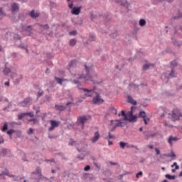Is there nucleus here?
Returning <instances> with one entry per match:
<instances>
[{
    "mask_svg": "<svg viewBox=\"0 0 182 182\" xmlns=\"http://www.w3.org/2000/svg\"><path fill=\"white\" fill-rule=\"evenodd\" d=\"M40 26H41V28H43V29H49V25L48 24H41Z\"/></svg>",
    "mask_w": 182,
    "mask_h": 182,
    "instance_id": "nucleus-50",
    "label": "nucleus"
},
{
    "mask_svg": "<svg viewBox=\"0 0 182 182\" xmlns=\"http://www.w3.org/2000/svg\"><path fill=\"white\" fill-rule=\"evenodd\" d=\"M3 72H4V75H5L6 76H8V75H9V73H10V72H11V68L6 67V68L4 69Z\"/></svg>",
    "mask_w": 182,
    "mask_h": 182,
    "instance_id": "nucleus-34",
    "label": "nucleus"
},
{
    "mask_svg": "<svg viewBox=\"0 0 182 182\" xmlns=\"http://www.w3.org/2000/svg\"><path fill=\"white\" fill-rule=\"evenodd\" d=\"M88 119L86 117V115H83L80 116L77 119V123L78 124H82V129H83L85 127V123H86V122H87Z\"/></svg>",
    "mask_w": 182,
    "mask_h": 182,
    "instance_id": "nucleus-5",
    "label": "nucleus"
},
{
    "mask_svg": "<svg viewBox=\"0 0 182 182\" xmlns=\"http://www.w3.org/2000/svg\"><path fill=\"white\" fill-rule=\"evenodd\" d=\"M0 16H1L0 19L4 18V16H6V14H5V13L4 12L2 7H0Z\"/></svg>",
    "mask_w": 182,
    "mask_h": 182,
    "instance_id": "nucleus-40",
    "label": "nucleus"
},
{
    "mask_svg": "<svg viewBox=\"0 0 182 182\" xmlns=\"http://www.w3.org/2000/svg\"><path fill=\"white\" fill-rule=\"evenodd\" d=\"M29 15L32 19H36V18H38L39 14L38 12H35V10H32L30 13Z\"/></svg>",
    "mask_w": 182,
    "mask_h": 182,
    "instance_id": "nucleus-18",
    "label": "nucleus"
},
{
    "mask_svg": "<svg viewBox=\"0 0 182 182\" xmlns=\"http://www.w3.org/2000/svg\"><path fill=\"white\" fill-rule=\"evenodd\" d=\"M171 119L173 122H176V120H178L180 119V117L172 111Z\"/></svg>",
    "mask_w": 182,
    "mask_h": 182,
    "instance_id": "nucleus-28",
    "label": "nucleus"
},
{
    "mask_svg": "<svg viewBox=\"0 0 182 182\" xmlns=\"http://www.w3.org/2000/svg\"><path fill=\"white\" fill-rule=\"evenodd\" d=\"M178 140H180V139L177 138V136H173V135H171L168 139V143L170 146H173V141H177Z\"/></svg>",
    "mask_w": 182,
    "mask_h": 182,
    "instance_id": "nucleus-12",
    "label": "nucleus"
},
{
    "mask_svg": "<svg viewBox=\"0 0 182 182\" xmlns=\"http://www.w3.org/2000/svg\"><path fill=\"white\" fill-rule=\"evenodd\" d=\"M48 139H58V136H56V135L52 136L50 134H48Z\"/></svg>",
    "mask_w": 182,
    "mask_h": 182,
    "instance_id": "nucleus-59",
    "label": "nucleus"
},
{
    "mask_svg": "<svg viewBox=\"0 0 182 182\" xmlns=\"http://www.w3.org/2000/svg\"><path fill=\"white\" fill-rule=\"evenodd\" d=\"M84 68L86 72V74L84 76V79H90L92 77L90 75V71L92 70V67L87 66V65L85 64Z\"/></svg>",
    "mask_w": 182,
    "mask_h": 182,
    "instance_id": "nucleus-6",
    "label": "nucleus"
},
{
    "mask_svg": "<svg viewBox=\"0 0 182 182\" xmlns=\"http://www.w3.org/2000/svg\"><path fill=\"white\" fill-rule=\"evenodd\" d=\"M137 115H132L129 117L128 122L129 123H136V122H137Z\"/></svg>",
    "mask_w": 182,
    "mask_h": 182,
    "instance_id": "nucleus-23",
    "label": "nucleus"
},
{
    "mask_svg": "<svg viewBox=\"0 0 182 182\" xmlns=\"http://www.w3.org/2000/svg\"><path fill=\"white\" fill-rule=\"evenodd\" d=\"M137 117H139V119H146L147 117L146 116V112H144V111L139 112Z\"/></svg>",
    "mask_w": 182,
    "mask_h": 182,
    "instance_id": "nucleus-27",
    "label": "nucleus"
},
{
    "mask_svg": "<svg viewBox=\"0 0 182 182\" xmlns=\"http://www.w3.org/2000/svg\"><path fill=\"white\" fill-rule=\"evenodd\" d=\"M11 11L12 14H14V12H19V4L18 3H13L11 6Z\"/></svg>",
    "mask_w": 182,
    "mask_h": 182,
    "instance_id": "nucleus-9",
    "label": "nucleus"
},
{
    "mask_svg": "<svg viewBox=\"0 0 182 182\" xmlns=\"http://www.w3.org/2000/svg\"><path fill=\"white\" fill-rule=\"evenodd\" d=\"M154 68V64H151V63H146L143 65L142 69L143 70L146 71V70H149V69H150V68Z\"/></svg>",
    "mask_w": 182,
    "mask_h": 182,
    "instance_id": "nucleus-22",
    "label": "nucleus"
},
{
    "mask_svg": "<svg viewBox=\"0 0 182 182\" xmlns=\"http://www.w3.org/2000/svg\"><path fill=\"white\" fill-rule=\"evenodd\" d=\"M25 32H28V36H32V26H27L24 28Z\"/></svg>",
    "mask_w": 182,
    "mask_h": 182,
    "instance_id": "nucleus-25",
    "label": "nucleus"
},
{
    "mask_svg": "<svg viewBox=\"0 0 182 182\" xmlns=\"http://www.w3.org/2000/svg\"><path fill=\"white\" fill-rule=\"evenodd\" d=\"M96 96H95L92 101L91 103L92 105H102V103H105V100L100 97V94L97 92H95Z\"/></svg>",
    "mask_w": 182,
    "mask_h": 182,
    "instance_id": "nucleus-2",
    "label": "nucleus"
},
{
    "mask_svg": "<svg viewBox=\"0 0 182 182\" xmlns=\"http://www.w3.org/2000/svg\"><path fill=\"white\" fill-rule=\"evenodd\" d=\"M123 116V119L125 122H129V115H127V114H125V115H122Z\"/></svg>",
    "mask_w": 182,
    "mask_h": 182,
    "instance_id": "nucleus-52",
    "label": "nucleus"
},
{
    "mask_svg": "<svg viewBox=\"0 0 182 182\" xmlns=\"http://www.w3.org/2000/svg\"><path fill=\"white\" fill-rule=\"evenodd\" d=\"M100 137V134H99V132H95L94 136L91 139V141L93 143H96L97 139Z\"/></svg>",
    "mask_w": 182,
    "mask_h": 182,
    "instance_id": "nucleus-20",
    "label": "nucleus"
},
{
    "mask_svg": "<svg viewBox=\"0 0 182 182\" xmlns=\"http://www.w3.org/2000/svg\"><path fill=\"white\" fill-rule=\"evenodd\" d=\"M6 134L9 136L10 139H19L22 135V131L21 130H15L11 129L6 132Z\"/></svg>",
    "mask_w": 182,
    "mask_h": 182,
    "instance_id": "nucleus-1",
    "label": "nucleus"
},
{
    "mask_svg": "<svg viewBox=\"0 0 182 182\" xmlns=\"http://www.w3.org/2000/svg\"><path fill=\"white\" fill-rule=\"evenodd\" d=\"M77 87L80 90H83V92L85 93L84 95L87 97H92V96H93V92H95V90H89L87 88L80 87H79V85H77Z\"/></svg>",
    "mask_w": 182,
    "mask_h": 182,
    "instance_id": "nucleus-4",
    "label": "nucleus"
},
{
    "mask_svg": "<svg viewBox=\"0 0 182 182\" xmlns=\"http://www.w3.org/2000/svg\"><path fill=\"white\" fill-rule=\"evenodd\" d=\"M143 120H144V124L147 125L148 124L147 120L148 121L150 120V118H149V117L144 118Z\"/></svg>",
    "mask_w": 182,
    "mask_h": 182,
    "instance_id": "nucleus-60",
    "label": "nucleus"
},
{
    "mask_svg": "<svg viewBox=\"0 0 182 182\" xmlns=\"http://www.w3.org/2000/svg\"><path fill=\"white\" fill-rule=\"evenodd\" d=\"M172 43L173 45H174V46H177L178 49H180V48H181L182 46V41H180L177 39H174L173 41H172Z\"/></svg>",
    "mask_w": 182,
    "mask_h": 182,
    "instance_id": "nucleus-16",
    "label": "nucleus"
},
{
    "mask_svg": "<svg viewBox=\"0 0 182 182\" xmlns=\"http://www.w3.org/2000/svg\"><path fill=\"white\" fill-rule=\"evenodd\" d=\"M154 151H156V156H159V154H160V149H159V148H155Z\"/></svg>",
    "mask_w": 182,
    "mask_h": 182,
    "instance_id": "nucleus-63",
    "label": "nucleus"
},
{
    "mask_svg": "<svg viewBox=\"0 0 182 182\" xmlns=\"http://www.w3.org/2000/svg\"><path fill=\"white\" fill-rule=\"evenodd\" d=\"M165 178H168V180H176V175H171V174L166 173L165 175Z\"/></svg>",
    "mask_w": 182,
    "mask_h": 182,
    "instance_id": "nucleus-29",
    "label": "nucleus"
},
{
    "mask_svg": "<svg viewBox=\"0 0 182 182\" xmlns=\"http://www.w3.org/2000/svg\"><path fill=\"white\" fill-rule=\"evenodd\" d=\"M14 41H21V39H22V37H21L19 34H15L14 36Z\"/></svg>",
    "mask_w": 182,
    "mask_h": 182,
    "instance_id": "nucleus-42",
    "label": "nucleus"
},
{
    "mask_svg": "<svg viewBox=\"0 0 182 182\" xmlns=\"http://www.w3.org/2000/svg\"><path fill=\"white\" fill-rule=\"evenodd\" d=\"M85 155L83 153H81L80 154L77 156V159H78V160H85Z\"/></svg>",
    "mask_w": 182,
    "mask_h": 182,
    "instance_id": "nucleus-37",
    "label": "nucleus"
},
{
    "mask_svg": "<svg viewBox=\"0 0 182 182\" xmlns=\"http://www.w3.org/2000/svg\"><path fill=\"white\" fill-rule=\"evenodd\" d=\"M8 130V123L4 124L3 127L1 128V132H6Z\"/></svg>",
    "mask_w": 182,
    "mask_h": 182,
    "instance_id": "nucleus-43",
    "label": "nucleus"
},
{
    "mask_svg": "<svg viewBox=\"0 0 182 182\" xmlns=\"http://www.w3.org/2000/svg\"><path fill=\"white\" fill-rule=\"evenodd\" d=\"M109 164H111V166H118L117 168H120V165H119L118 163L109 161Z\"/></svg>",
    "mask_w": 182,
    "mask_h": 182,
    "instance_id": "nucleus-49",
    "label": "nucleus"
},
{
    "mask_svg": "<svg viewBox=\"0 0 182 182\" xmlns=\"http://www.w3.org/2000/svg\"><path fill=\"white\" fill-rule=\"evenodd\" d=\"M26 116H29L30 117H35V114L33 112H26Z\"/></svg>",
    "mask_w": 182,
    "mask_h": 182,
    "instance_id": "nucleus-47",
    "label": "nucleus"
},
{
    "mask_svg": "<svg viewBox=\"0 0 182 182\" xmlns=\"http://www.w3.org/2000/svg\"><path fill=\"white\" fill-rule=\"evenodd\" d=\"M11 58H16L18 57V53H12L11 55Z\"/></svg>",
    "mask_w": 182,
    "mask_h": 182,
    "instance_id": "nucleus-61",
    "label": "nucleus"
},
{
    "mask_svg": "<svg viewBox=\"0 0 182 182\" xmlns=\"http://www.w3.org/2000/svg\"><path fill=\"white\" fill-rule=\"evenodd\" d=\"M31 178L35 180H42V169L39 166L36 168V171L31 173Z\"/></svg>",
    "mask_w": 182,
    "mask_h": 182,
    "instance_id": "nucleus-3",
    "label": "nucleus"
},
{
    "mask_svg": "<svg viewBox=\"0 0 182 182\" xmlns=\"http://www.w3.org/2000/svg\"><path fill=\"white\" fill-rule=\"evenodd\" d=\"M103 19H105V21H107V22L112 21V17H110V13H107V14L103 16Z\"/></svg>",
    "mask_w": 182,
    "mask_h": 182,
    "instance_id": "nucleus-30",
    "label": "nucleus"
},
{
    "mask_svg": "<svg viewBox=\"0 0 182 182\" xmlns=\"http://www.w3.org/2000/svg\"><path fill=\"white\" fill-rule=\"evenodd\" d=\"M89 41L90 42H95V41H96V36L95 34H90L89 37Z\"/></svg>",
    "mask_w": 182,
    "mask_h": 182,
    "instance_id": "nucleus-35",
    "label": "nucleus"
},
{
    "mask_svg": "<svg viewBox=\"0 0 182 182\" xmlns=\"http://www.w3.org/2000/svg\"><path fill=\"white\" fill-rule=\"evenodd\" d=\"M109 110L113 114H117V109L114 108V107H110Z\"/></svg>",
    "mask_w": 182,
    "mask_h": 182,
    "instance_id": "nucleus-39",
    "label": "nucleus"
},
{
    "mask_svg": "<svg viewBox=\"0 0 182 182\" xmlns=\"http://www.w3.org/2000/svg\"><path fill=\"white\" fill-rule=\"evenodd\" d=\"M123 116V119L125 122H129V115H127V114H125V115H122Z\"/></svg>",
    "mask_w": 182,
    "mask_h": 182,
    "instance_id": "nucleus-51",
    "label": "nucleus"
},
{
    "mask_svg": "<svg viewBox=\"0 0 182 182\" xmlns=\"http://www.w3.org/2000/svg\"><path fill=\"white\" fill-rule=\"evenodd\" d=\"M20 82H21V80H19V78H16L14 80L15 85H19Z\"/></svg>",
    "mask_w": 182,
    "mask_h": 182,
    "instance_id": "nucleus-58",
    "label": "nucleus"
},
{
    "mask_svg": "<svg viewBox=\"0 0 182 182\" xmlns=\"http://www.w3.org/2000/svg\"><path fill=\"white\" fill-rule=\"evenodd\" d=\"M87 178H92V177H90V173H85L82 176V179L86 181Z\"/></svg>",
    "mask_w": 182,
    "mask_h": 182,
    "instance_id": "nucleus-31",
    "label": "nucleus"
},
{
    "mask_svg": "<svg viewBox=\"0 0 182 182\" xmlns=\"http://www.w3.org/2000/svg\"><path fill=\"white\" fill-rule=\"evenodd\" d=\"M31 102H32V98L28 97L25 98L23 100V101L20 102V104L22 105L23 107H26V106H28V105H29V103H31Z\"/></svg>",
    "mask_w": 182,
    "mask_h": 182,
    "instance_id": "nucleus-10",
    "label": "nucleus"
},
{
    "mask_svg": "<svg viewBox=\"0 0 182 182\" xmlns=\"http://www.w3.org/2000/svg\"><path fill=\"white\" fill-rule=\"evenodd\" d=\"M11 107H12V102H9L8 105L3 108V110L4 112H6V110H8V109H11Z\"/></svg>",
    "mask_w": 182,
    "mask_h": 182,
    "instance_id": "nucleus-41",
    "label": "nucleus"
},
{
    "mask_svg": "<svg viewBox=\"0 0 182 182\" xmlns=\"http://www.w3.org/2000/svg\"><path fill=\"white\" fill-rule=\"evenodd\" d=\"M55 80H56L57 83H58V85H60L62 86V85H63V79L62 78H59L56 76L54 77Z\"/></svg>",
    "mask_w": 182,
    "mask_h": 182,
    "instance_id": "nucleus-32",
    "label": "nucleus"
},
{
    "mask_svg": "<svg viewBox=\"0 0 182 182\" xmlns=\"http://www.w3.org/2000/svg\"><path fill=\"white\" fill-rule=\"evenodd\" d=\"M173 112H174V113L178 115L179 117H182V114L181 112H180V109H173Z\"/></svg>",
    "mask_w": 182,
    "mask_h": 182,
    "instance_id": "nucleus-38",
    "label": "nucleus"
},
{
    "mask_svg": "<svg viewBox=\"0 0 182 182\" xmlns=\"http://www.w3.org/2000/svg\"><path fill=\"white\" fill-rule=\"evenodd\" d=\"M25 116H26V112L21 113V114H18V120H22V119H23V117H25Z\"/></svg>",
    "mask_w": 182,
    "mask_h": 182,
    "instance_id": "nucleus-45",
    "label": "nucleus"
},
{
    "mask_svg": "<svg viewBox=\"0 0 182 182\" xmlns=\"http://www.w3.org/2000/svg\"><path fill=\"white\" fill-rule=\"evenodd\" d=\"M141 177L143 176V171H140L139 173H136V178H139V177Z\"/></svg>",
    "mask_w": 182,
    "mask_h": 182,
    "instance_id": "nucleus-55",
    "label": "nucleus"
},
{
    "mask_svg": "<svg viewBox=\"0 0 182 182\" xmlns=\"http://www.w3.org/2000/svg\"><path fill=\"white\" fill-rule=\"evenodd\" d=\"M70 142H69L68 146H75V143H76V141H73V139H70Z\"/></svg>",
    "mask_w": 182,
    "mask_h": 182,
    "instance_id": "nucleus-53",
    "label": "nucleus"
},
{
    "mask_svg": "<svg viewBox=\"0 0 182 182\" xmlns=\"http://www.w3.org/2000/svg\"><path fill=\"white\" fill-rule=\"evenodd\" d=\"M146 20L144 18H141L139 20V26H146Z\"/></svg>",
    "mask_w": 182,
    "mask_h": 182,
    "instance_id": "nucleus-36",
    "label": "nucleus"
},
{
    "mask_svg": "<svg viewBox=\"0 0 182 182\" xmlns=\"http://www.w3.org/2000/svg\"><path fill=\"white\" fill-rule=\"evenodd\" d=\"M51 126L48 128V132H52L55 128L59 127V122L56 120H50Z\"/></svg>",
    "mask_w": 182,
    "mask_h": 182,
    "instance_id": "nucleus-7",
    "label": "nucleus"
},
{
    "mask_svg": "<svg viewBox=\"0 0 182 182\" xmlns=\"http://www.w3.org/2000/svg\"><path fill=\"white\" fill-rule=\"evenodd\" d=\"M27 133H28V134H33V129L29 128Z\"/></svg>",
    "mask_w": 182,
    "mask_h": 182,
    "instance_id": "nucleus-57",
    "label": "nucleus"
},
{
    "mask_svg": "<svg viewBox=\"0 0 182 182\" xmlns=\"http://www.w3.org/2000/svg\"><path fill=\"white\" fill-rule=\"evenodd\" d=\"M71 105H73V102H68L66 103L65 106L55 105V109L56 110H60V112H62L63 110H65V107H68V106L70 107Z\"/></svg>",
    "mask_w": 182,
    "mask_h": 182,
    "instance_id": "nucleus-8",
    "label": "nucleus"
},
{
    "mask_svg": "<svg viewBox=\"0 0 182 182\" xmlns=\"http://www.w3.org/2000/svg\"><path fill=\"white\" fill-rule=\"evenodd\" d=\"M46 99L47 102H50V100H52V97H50L49 95H46Z\"/></svg>",
    "mask_w": 182,
    "mask_h": 182,
    "instance_id": "nucleus-62",
    "label": "nucleus"
},
{
    "mask_svg": "<svg viewBox=\"0 0 182 182\" xmlns=\"http://www.w3.org/2000/svg\"><path fill=\"white\" fill-rule=\"evenodd\" d=\"M18 48H20L21 49H24L26 51V53H28V48H26L23 44H20L18 46Z\"/></svg>",
    "mask_w": 182,
    "mask_h": 182,
    "instance_id": "nucleus-44",
    "label": "nucleus"
},
{
    "mask_svg": "<svg viewBox=\"0 0 182 182\" xmlns=\"http://www.w3.org/2000/svg\"><path fill=\"white\" fill-rule=\"evenodd\" d=\"M127 99L128 103H131V105H133V106H136V105H137V102L133 99V97L128 95Z\"/></svg>",
    "mask_w": 182,
    "mask_h": 182,
    "instance_id": "nucleus-19",
    "label": "nucleus"
},
{
    "mask_svg": "<svg viewBox=\"0 0 182 182\" xmlns=\"http://www.w3.org/2000/svg\"><path fill=\"white\" fill-rule=\"evenodd\" d=\"M73 82L74 83V85H77V86H79V87H80V81L74 79L73 80Z\"/></svg>",
    "mask_w": 182,
    "mask_h": 182,
    "instance_id": "nucleus-48",
    "label": "nucleus"
},
{
    "mask_svg": "<svg viewBox=\"0 0 182 182\" xmlns=\"http://www.w3.org/2000/svg\"><path fill=\"white\" fill-rule=\"evenodd\" d=\"M76 43H77V39L73 38L69 41V45L73 48V46H76Z\"/></svg>",
    "mask_w": 182,
    "mask_h": 182,
    "instance_id": "nucleus-26",
    "label": "nucleus"
},
{
    "mask_svg": "<svg viewBox=\"0 0 182 182\" xmlns=\"http://www.w3.org/2000/svg\"><path fill=\"white\" fill-rule=\"evenodd\" d=\"M89 170H90V165H86L84 167V171H89Z\"/></svg>",
    "mask_w": 182,
    "mask_h": 182,
    "instance_id": "nucleus-54",
    "label": "nucleus"
},
{
    "mask_svg": "<svg viewBox=\"0 0 182 182\" xmlns=\"http://www.w3.org/2000/svg\"><path fill=\"white\" fill-rule=\"evenodd\" d=\"M127 114H128V117H130L132 116H134V114H133V111H129Z\"/></svg>",
    "mask_w": 182,
    "mask_h": 182,
    "instance_id": "nucleus-64",
    "label": "nucleus"
},
{
    "mask_svg": "<svg viewBox=\"0 0 182 182\" xmlns=\"http://www.w3.org/2000/svg\"><path fill=\"white\" fill-rule=\"evenodd\" d=\"M8 154V149L2 148L0 149V157H5Z\"/></svg>",
    "mask_w": 182,
    "mask_h": 182,
    "instance_id": "nucleus-24",
    "label": "nucleus"
},
{
    "mask_svg": "<svg viewBox=\"0 0 182 182\" xmlns=\"http://www.w3.org/2000/svg\"><path fill=\"white\" fill-rule=\"evenodd\" d=\"M69 35H70L71 36H76V35H77V31L74 30L73 31L69 32Z\"/></svg>",
    "mask_w": 182,
    "mask_h": 182,
    "instance_id": "nucleus-46",
    "label": "nucleus"
},
{
    "mask_svg": "<svg viewBox=\"0 0 182 182\" xmlns=\"http://www.w3.org/2000/svg\"><path fill=\"white\" fill-rule=\"evenodd\" d=\"M77 62V60L76 59L71 60V61L68 63V65L67 66L68 70H70V68H73V67L76 66Z\"/></svg>",
    "mask_w": 182,
    "mask_h": 182,
    "instance_id": "nucleus-13",
    "label": "nucleus"
},
{
    "mask_svg": "<svg viewBox=\"0 0 182 182\" xmlns=\"http://www.w3.org/2000/svg\"><path fill=\"white\" fill-rule=\"evenodd\" d=\"M80 7H73L71 10L72 15H79L80 14Z\"/></svg>",
    "mask_w": 182,
    "mask_h": 182,
    "instance_id": "nucleus-14",
    "label": "nucleus"
},
{
    "mask_svg": "<svg viewBox=\"0 0 182 182\" xmlns=\"http://www.w3.org/2000/svg\"><path fill=\"white\" fill-rule=\"evenodd\" d=\"M178 66V63H177L176 60H173L170 62V69L176 70V68Z\"/></svg>",
    "mask_w": 182,
    "mask_h": 182,
    "instance_id": "nucleus-17",
    "label": "nucleus"
},
{
    "mask_svg": "<svg viewBox=\"0 0 182 182\" xmlns=\"http://www.w3.org/2000/svg\"><path fill=\"white\" fill-rule=\"evenodd\" d=\"M115 127H124V125L122 124H126V122H122V119H115Z\"/></svg>",
    "mask_w": 182,
    "mask_h": 182,
    "instance_id": "nucleus-15",
    "label": "nucleus"
},
{
    "mask_svg": "<svg viewBox=\"0 0 182 182\" xmlns=\"http://www.w3.org/2000/svg\"><path fill=\"white\" fill-rule=\"evenodd\" d=\"M43 95V91L41 92L39 91L37 94V99H39V97H41V96Z\"/></svg>",
    "mask_w": 182,
    "mask_h": 182,
    "instance_id": "nucleus-56",
    "label": "nucleus"
},
{
    "mask_svg": "<svg viewBox=\"0 0 182 182\" xmlns=\"http://www.w3.org/2000/svg\"><path fill=\"white\" fill-rule=\"evenodd\" d=\"M168 77L169 79H173V77H177V73H176V70L171 69V73L168 74Z\"/></svg>",
    "mask_w": 182,
    "mask_h": 182,
    "instance_id": "nucleus-21",
    "label": "nucleus"
},
{
    "mask_svg": "<svg viewBox=\"0 0 182 182\" xmlns=\"http://www.w3.org/2000/svg\"><path fill=\"white\" fill-rule=\"evenodd\" d=\"M116 4H120L122 6H124L127 9H129V3L127 0H117Z\"/></svg>",
    "mask_w": 182,
    "mask_h": 182,
    "instance_id": "nucleus-11",
    "label": "nucleus"
},
{
    "mask_svg": "<svg viewBox=\"0 0 182 182\" xmlns=\"http://www.w3.org/2000/svg\"><path fill=\"white\" fill-rule=\"evenodd\" d=\"M127 143L124 142V141H120L119 142V147H121V149H124V147L127 146V149H129V146H127Z\"/></svg>",
    "mask_w": 182,
    "mask_h": 182,
    "instance_id": "nucleus-33",
    "label": "nucleus"
}]
</instances>
